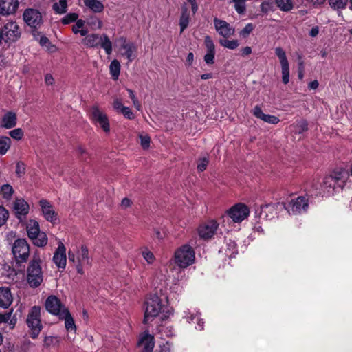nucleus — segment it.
Here are the masks:
<instances>
[{
	"mask_svg": "<svg viewBox=\"0 0 352 352\" xmlns=\"http://www.w3.org/2000/svg\"><path fill=\"white\" fill-rule=\"evenodd\" d=\"M8 217V211L4 207L0 206V226L6 223Z\"/></svg>",
	"mask_w": 352,
	"mask_h": 352,
	"instance_id": "5fc2aeb1",
	"label": "nucleus"
},
{
	"mask_svg": "<svg viewBox=\"0 0 352 352\" xmlns=\"http://www.w3.org/2000/svg\"><path fill=\"white\" fill-rule=\"evenodd\" d=\"M42 214L44 218L49 222L56 224L58 221V213L55 211L52 204L46 199H41L39 201Z\"/></svg>",
	"mask_w": 352,
	"mask_h": 352,
	"instance_id": "dca6fc26",
	"label": "nucleus"
},
{
	"mask_svg": "<svg viewBox=\"0 0 352 352\" xmlns=\"http://www.w3.org/2000/svg\"><path fill=\"white\" fill-rule=\"evenodd\" d=\"M85 25V21L82 19L76 20V23L72 27V31L74 34H78L80 30L83 28Z\"/></svg>",
	"mask_w": 352,
	"mask_h": 352,
	"instance_id": "bf43d9fd",
	"label": "nucleus"
},
{
	"mask_svg": "<svg viewBox=\"0 0 352 352\" xmlns=\"http://www.w3.org/2000/svg\"><path fill=\"white\" fill-rule=\"evenodd\" d=\"M140 144L144 149H147L150 146L151 138L148 135H140Z\"/></svg>",
	"mask_w": 352,
	"mask_h": 352,
	"instance_id": "4d7b16f0",
	"label": "nucleus"
},
{
	"mask_svg": "<svg viewBox=\"0 0 352 352\" xmlns=\"http://www.w3.org/2000/svg\"><path fill=\"white\" fill-rule=\"evenodd\" d=\"M252 113L256 118L269 124H276L280 122V119L278 117L264 113L259 106L254 107Z\"/></svg>",
	"mask_w": 352,
	"mask_h": 352,
	"instance_id": "393cba45",
	"label": "nucleus"
},
{
	"mask_svg": "<svg viewBox=\"0 0 352 352\" xmlns=\"http://www.w3.org/2000/svg\"><path fill=\"white\" fill-rule=\"evenodd\" d=\"M298 126L299 127L298 133H301L305 131H307L308 127L307 122L305 120H302L298 123Z\"/></svg>",
	"mask_w": 352,
	"mask_h": 352,
	"instance_id": "774afa93",
	"label": "nucleus"
},
{
	"mask_svg": "<svg viewBox=\"0 0 352 352\" xmlns=\"http://www.w3.org/2000/svg\"><path fill=\"white\" fill-rule=\"evenodd\" d=\"M90 118L93 123L100 126L104 132H110V123L107 115L102 111L97 105L90 109Z\"/></svg>",
	"mask_w": 352,
	"mask_h": 352,
	"instance_id": "6e6552de",
	"label": "nucleus"
},
{
	"mask_svg": "<svg viewBox=\"0 0 352 352\" xmlns=\"http://www.w3.org/2000/svg\"><path fill=\"white\" fill-rule=\"evenodd\" d=\"M1 193L3 199L10 200L14 194V189L11 185L4 184L1 188Z\"/></svg>",
	"mask_w": 352,
	"mask_h": 352,
	"instance_id": "4c0bfd02",
	"label": "nucleus"
},
{
	"mask_svg": "<svg viewBox=\"0 0 352 352\" xmlns=\"http://www.w3.org/2000/svg\"><path fill=\"white\" fill-rule=\"evenodd\" d=\"M32 243L38 247H43L46 245L48 239L45 232H40L34 238L31 239Z\"/></svg>",
	"mask_w": 352,
	"mask_h": 352,
	"instance_id": "f704fd0d",
	"label": "nucleus"
},
{
	"mask_svg": "<svg viewBox=\"0 0 352 352\" xmlns=\"http://www.w3.org/2000/svg\"><path fill=\"white\" fill-rule=\"evenodd\" d=\"M215 30L222 38H228L235 33L234 28L227 21L215 17L213 20Z\"/></svg>",
	"mask_w": 352,
	"mask_h": 352,
	"instance_id": "2eb2a0df",
	"label": "nucleus"
},
{
	"mask_svg": "<svg viewBox=\"0 0 352 352\" xmlns=\"http://www.w3.org/2000/svg\"><path fill=\"white\" fill-rule=\"evenodd\" d=\"M158 333L161 335V338L164 336L171 337L174 335V331L170 326H160L158 328Z\"/></svg>",
	"mask_w": 352,
	"mask_h": 352,
	"instance_id": "37998d69",
	"label": "nucleus"
},
{
	"mask_svg": "<svg viewBox=\"0 0 352 352\" xmlns=\"http://www.w3.org/2000/svg\"><path fill=\"white\" fill-rule=\"evenodd\" d=\"M219 253L224 254L229 258L234 257L238 253L236 241L232 239L226 238V245L220 249Z\"/></svg>",
	"mask_w": 352,
	"mask_h": 352,
	"instance_id": "bb28decb",
	"label": "nucleus"
},
{
	"mask_svg": "<svg viewBox=\"0 0 352 352\" xmlns=\"http://www.w3.org/2000/svg\"><path fill=\"white\" fill-rule=\"evenodd\" d=\"M67 0H59L53 5V9L56 13L64 14L67 11Z\"/></svg>",
	"mask_w": 352,
	"mask_h": 352,
	"instance_id": "58836bf2",
	"label": "nucleus"
},
{
	"mask_svg": "<svg viewBox=\"0 0 352 352\" xmlns=\"http://www.w3.org/2000/svg\"><path fill=\"white\" fill-rule=\"evenodd\" d=\"M11 140L7 136H0V155H4L11 146Z\"/></svg>",
	"mask_w": 352,
	"mask_h": 352,
	"instance_id": "72a5a7b5",
	"label": "nucleus"
},
{
	"mask_svg": "<svg viewBox=\"0 0 352 352\" xmlns=\"http://www.w3.org/2000/svg\"><path fill=\"white\" fill-rule=\"evenodd\" d=\"M204 44L206 45L207 52H215V47L214 42L211 37L208 35L205 36L204 38Z\"/></svg>",
	"mask_w": 352,
	"mask_h": 352,
	"instance_id": "3c124183",
	"label": "nucleus"
},
{
	"mask_svg": "<svg viewBox=\"0 0 352 352\" xmlns=\"http://www.w3.org/2000/svg\"><path fill=\"white\" fill-rule=\"evenodd\" d=\"M165 301L156 294L151 295L147 298L145 302L144 323H149L160 313L164 311Z\"/></svg>",
	"mask_w": 352,
	"mask_h": 352,
	"instance_id": "f03ea898",
	"label": "nucleus"
},
{
	"mask_svg": "<svg viewBox=\"0 0 352 352\" xmlns=\"http://www.w3.org/2000/svg\"><path fill=\"white\" fill-rule=\"evenodd\" d=\"M82 43L87 47L101 46L108 55L112 52V43L107 34L100 36L98 34H91L87 35L82 39Z\"/></svg>",
	"mask_w": 352,
	"mask_h": 352,
	"instance_id": "39448f33",
	"label": "nucleus"
},
{
	"mask_svg": "<svg viewBox=\"0 0 352 352\" xmlns=\"http://www.w3.org/2000/svg\"><path fill=\"white\" fill-rule=\"evenodd\" d=\"M25 23L30 27L36 28L42 23V16L40 12L35 9H27L23 14Z\"/></svg>",
	"mask_w": 352,
	"mask_h": 352,
	"instance_id": "a211bd4d",
	"label": "nucleus"
},
{
	"mask_svg": "<svg viewBox=\"0 0 352 352\" xmlns=\"http://www.w3.org/2000/svg\"><path fill=\"white\" fill-rule=\"evenodd\" d=\"M13 301V297L8 287H0V307L7 309Z\"/></svg>",
	"mask_w": 352,
	"mask_h": 352,
	"instance_id": "cd10ccee",
	"label": "nucleus"
},
{
	"mask_svg": "<svg viewBox=\"0 0 352 352\" xmlns=\"http://www.w3.org/2000/svg\"><path fill=\"white\" fill-rule=\"evenodd\" d=\"M254 29V25L252 23H248L244 27V28H243L239 32V34H240L241 36H242L243 38H246L253 31Z\"/></svg>",
	"mask_w": 352,
	"mask_h": 352,
	"instance_id": "603ef678",
	"label": "nucleus"
},
{
	"mask_svg": "<svg viewBox=\"0 0 352 352\" xmlns=\"http://www.w3.org/2000/svg\"><path fill=\"white\" fill-rule=\"evenodd\" d=\"M173 261L179 268H186L195 261V252L192 246L184 244L177 248L174 252Z\"/></svg>",
	"mask_w": 352,
	"mask_h": 352,
	"instance_id": "7ed1b4c3",
	"label": "nucleus"
},
{
	"mask_svg": "<svg viewBox=\"0 0 352 352\" xmlns=\"http://www.w3.org/2000/svg\"><path fill=\"white\" fill-rule=\"evenodd\" d=\"M215 52H207L204 56V60L207 64H212L214 62Z\"/></svg>",
	"mask_w": 352,
	"mask_h": 352,
	"instance_id": "0e129e2a",
	"label": "nucleus"
},
{
	"mask_svg": "<svg viewBox=\"0 0 352 352\" xmlns=\"http://www.w3.org/2000/svg\"><path fill=\"white\" fill-rule=\"evenodd\" d=\"M58 318L60 320L65 321V327L67 332L76 334V326L75 324L74 320L68 309L65 310V312H62L61 315Z\"/></svg>",
	"mask_w": 352,
	"mask_h": 352,
	"instance_id": "a878e982",
	"label": "nucleus"
},
{
	"mask_svg": "<svg viewBox=\"0 0 352 352\" xmlns=\"http://www.w3.org/2000/svg\"><path fill=\"white\" fill-rule=\"evenodd\" d=\"M69 259L74 263L77 272L82 275L84 274V267L90 263L87 248L85 245H82L78 250L76 256L69 252Z\"/></svg>",
	"mask_w": 352,
	"mask_h": 352,
	"instance_id": "0eeeda50",
	"label": "nucleus"
},
{
	"mask_svg": "<svg viewBox=\"0 0 352 352\" xmlns=\"http://www.w3.org/2000/svg\"><path fill=\"white\" fill-rule=\"evenodd\" d=\"M77 152L81 159L84 161H87V160L89 157V153L87 149L82 146H79L77 149Z\"/></svg>",
	"mask_w": 352,
	"mask_h": 352,
	"instance_id": "13d9d810",
	"label": "nucleus"
},
{
	"mask_svg": "<svg viewBox=\"0 0 352 352\" xmlns=\"http://www.w3.org/2000/svg\"><path fill=\"white\" fill-rule=\"evenodd\" d=\"M127 92L129 94V97L131 99L133 106L138 111L141 110V104L138 99L137 98L134 91L131 89H126Z\"/></svg>",
	"mask_w": 352,
	"mask_h": 352,
	"instance_id": "de8ad7c7",
	"label": "nucleus"
},
{
	"mask_svg": "<svg viewBox=\"0 0 352 352\" xmlns=\"http://www.w3.org/2000/svg\"><path fill=\"white\" fill-rule=\"evenodd\" d=\"M25 173V167L23 164L17 163L16 167V174L18 177H21Z\"/></svg>",
	"mask_w": 352,
	"mask_h": 352,
	"instance_id": "69168bd1",
	"label": "nucleus"
},
{
	"mask_svg": "<svg viewBox=\"0 0 352 352\" xmlns=\"http://www.w3.org/2000/svg\"><path fill=\"white\" fill-rule=\"evenodd\" d=\"M124 107V105H123L122 102V100L120 98H114L113 100V107L114 109V110L119 113L120 111Z\"/></svg>",
	"mask_w": 352,
	"mask_h": 352,
	"instance_id": "052dcab7",
	"label": "nucleus"
},
{
	"mask_svg": "<svg viewBox=\"0 0 352 352\" xmlns=\"http://www.w3.org/2000/svg\"><path fill=\"white\" fill-rule=\"evenodd\" d=\"M110 68V74L113 80H116L118 79L120 73V67H109Z\"/></svg>",
	"mask_w": 352,
	"mask_h": 352,
	"instance_id": "e2e57ef3",
	"label": "nucleus"
},
{
	"mask_svg": "<svg viewBox=\"0 0 352 352\" xmlns=\"http://www.w3.org/2000/svg\"><path fill=\"white\" fill-rule=\"evenodd\" d=\"M26 322L30 329L31 337L34 339L37 338L43 328L41 320V307L39 306H34L30 309Z\"/></svg>",
	"mask_w": 352,
	"mask_h": 352,
	"instance_id": "423d86ee",
	"label": "nucleus"
},
{
	"mask_svg": "<svg viewBox=\"0 0 352 352\" xmlns=\"http://www.w3.org/2000/svg\"><path fill=\"white\" fill-rule=\"evenodd\" d=\"M85 5L95 13L102 12L104 6L103 3L98 0H83Z\"/></svg>",
	"mask_w": 352,
	"mask_h": 352,
	"instance_id": "c756f323",
	"label": "nucleus"
},
{
	"mask_svg": "<svg viewBox=\"0 0 352 352\" xmlns=\"http://www.w3.org/2000/svg\"><path fill=\"white\" fill-rule=\"evenodd\" d=\"M348 0H329L331 7L337 10L344 8Z\"/></svg>",
	"mask_w": 352,
	"mask_h": 352,
	"instance_id": "a18cd8bd",
	"label": "nucleus"
},
{
	"mask_svg": "<svg viewBox=\"0 0 352 352\" xmlns=\"http://www.w3.org/2000/svg\"><path fill=\"white\" fill-rule=\"evenodd\" d=\"M277 6L282 11L287 12L292 9L293 4L291 0H275Z\"/></svg>",
	"mask_w": 352,
	"mask_h": 352,
	"instance_id": "ea45409f",
	"label": "nucleus"
},
{
	"mask_svg": "<svg viewBox=\"0 0 352 352\" xmlns=\"http://www.w3.org/2000/svg\"><path fill=\"white\" fill-rule=\"evenodd\" d=\"M10 137L16 140H21L23 136V131L21 128L13 129L9 132Z\"/></svg>",
	"mask_w": 352,
	"mask_h": 352,
	"instance_id": "09e8293b",
	"label": "nucleus"
},
{
	"mask_svg": "<svg viewBox=\"0 0 352 352\" xmlns=\"http://www.w3.org/2000/svg\"><path fill=\"white\" fill-rule=\"evenodd\" d=\"M119 113H121L126 119H129V120H134L135 119V114H134V113L128 107L124 106L120 111Z\"/></svg>",
	"mask_w": 352,
	"mask_h": 352,
	"instance_id": "8fccbe9b",
	"label": "nucleus"
},
{
	"mask_svg": "<svg viewBox=\"0 0 352 352\" xmlns=\"http://www.w3.org/2000/svg\"><path fill=\"white\" fill-rule=\"evenodd\" d=\"M190 21V14L186 7H183L182 14L179 19L180 33H182L184 30L188 26Z\"/></svg>",
	"mask_w": 352,
	"mask_h": 352,
	"instance_id": "2f4dec72",
	"label": "nucleus"
},
{
	"mask_svg": "<svg viewBox=\"0 0 352 352\" xmlns=\"http://www.w3.org/2000/svg\"><path fill=\"white\" fill-rule=\"evenodd\" d=\"M117 42L120 45V53L122 56H125L129 61H131L135 58L137 47L134 43L129 42L124 37H120Z\"/></svg>",
	"mask_w": 352,
	"mask_h": 352,
	"instance_id": "f3484780",
	"label": "nucleus"
},
{
	"mask_svg": "<svg viewBox=\"0 0 352 352\" xmlns=\"http://www.w3.org/2000/svg\"><path fill=\"white\" fill-rule=\"evenodd\" d=\"M308 208V199L303 196L292 199L287 204H284V209H285L289 214H302L307 212Z\"/></svg>",
	"mask_w": 352,
	"mask_h": 352,
	"instance_id": "9d476101",
	"label": "nucleus"
},
{
	"mask_svg": "<svg viewBox=\"0 0 352 352\" xmlns=\"http://www.w3.org/2000/svg\"><path fill=\"white\" fill-rule=\"evenodd\" d=\"M19 4L18 0H0V15L8 16L14 14Z\"/></svg>",
	"mask_w": 352,
	"mask_h": 352,
	"instance_id": "4be33fe9",
	"label": "nucleus"
},
{
	"mask_svg": "<svg viewBox=\"0 0 352 352\" xmlns=\"http://www.w3.org/2000/svg\"><path fill=\"white\" fill-rule=\"evenodd\" d=\"M28 237L31 239L38 235L40 231L38 223L35 220H30L26 226Z\"/></svg>",
	"mask_w": 352,
	"mask_h": 352,
	"instance_id": "7c9ffc66",
	"label": "nucleus"
},
{
	"mask_svg": "<svg viewBox=\"0 0 352 352\" xmlns=\"http://www.w3.org/2000/svg\"><path fill=\"white\" fill-rule=\"evenodd\" d=\"M52 260L59 270H65L67 264L66 248L62 242H59Z\"/></svg>",
	"mask_w": 352,
	"mask_h": 352,
	"instance_id": "6ab92c4d",
	"label": "nucleus"
},
{
	"mask_svg": "<svg viewBox=\"0 0 352 352\" xmlns=\"http://www.w3.org/2000/svg\"><path fill=\"white\" fill-rule=\"evenodd\" d=\"M283 208V204H267L261 208V215L267 219H272L276 215L277 211Z\"/></svg>",
	"mask_w": 352,
	"mask_h": 352,
	"instance_id": "b1692460",
	"label": "nucleus"
},
{
	"mask_svg": "<svg viewBox=\"0 0 352 352\" xmlns=\"http://www.w3.org/2000/svg\"><path fill=\"white\" fill-rule=\"evenodd\" d=\"M12 311H10L6 314H0V323L1 322H7L12 316Z\"/></svg>",
	"mask_w": 352,
	"mask_h": 352,
	"instance_id": "338daca9",
	"label": "nucleus"
},
{
	"mask_svg": "<svg viewBox=\"0 0 352 352\" xmlns=\"http://www.w3.org/2000/svg\"><path fill=\"white\" fill-rule=\"evenodd\" d=\"M226 214L233 222L241 223L248 217L250 210L243 204H236L227 210Z\"/></svg>",
	"mask_w": 352,
	"mask_h": 352,
	"instance_id": "9b49d317",
	"label": "nucleus"
},
{
	"mask_svg": "<svg viewBox=\"0 0 352 352\" xmlns=\"http://www.w3.org/2000/svg\"><path fill=\"white\" fill-rule=\"evenodd\" d=\"M209 163V158L208 156H204L200 157L197 161V170L199 172L204 171Z\"/></svg>",
	"mask_w": 352,
	"mask_h": 352,
	"instance_id": "c03bdc74",
	"label": "nucleus"
},
{
	"mask_svg": "<svg viewBox=\"0 0 352 352\" xmlns=\"http://www.w3.org/2000/svg\"><path fill=\"white\" fill-rule=\"evenodd\" d=\"M78 15L76 13H69L65 15L62 19L61 22L65 24H69L70 23L74 22L77 20Z\"/></svg>",
	"mask_w": 352,
	"mask_h": 352,
	"instance_id": "864d4df0",
	"label": "nucleus"
},
{
	"mask_svg": "<svg viewBox=\"0 0 352 352\" xmlns=\"http://www.w3.org/2000/svg\"><path fill=\"white\" fill-rule=\"evenodd\" d=\"M60 342V338L55 336H47L43 340V346L45 348L56 347Z\"/></svg>",
	"mask_w": 352,
	"mask_h": 352,
	"instance_id": "473e14b6",
	"label": "nucleus"
},
{
	"mask_svg": "<svg viewBox=\"0 0 352 352\" xmlns=\"http://www.w3.org/2000/svg\"><path fill=\"white\" fill-rule=\"evenodd\" d=\"M1 32L3 39L7 43L15 42L21 36L19 25L15 21H8L4 25Z\"/></svg>",
	"mask_w": 352,
	"mask_h": 352,
	"instance_id": "f8f14e48",
	"label": "nucleus"
},
{
	"mask_svg": "<svg viewBox=\"0 0 352 352\" xmlns=\"http://www.w3.org/2000/svg\"><path fill=\"white\" fill-rule=\"evenodd\" d=\"M12 254L18 263H25L30 255V247L24 239L15 240L12 248Z\"/></svg>",
	"mask_w": 352,
	"mask_h": 352,
	"instance_id": "1a4fd4ad",
	"label": "nucleus"
},
{
	"mask_svg": "<svg viewBox=\"0 0 352 352\" xmlns=\"http://www.w3.org/2000/svg\"><path fill=\"white\" fill-rule=\"evenodd\" d=\"M231 2L234 3V7L235 10L238 14H243L245 12L246 6L245 1L246 0H230Z\"/></svg>",
	"mask_w": 352,
	"mask_h": 352,
	"instance_id": "a19ab883",
	"label": "nucleus"
},
{
	"mask_svg": "<svg viewBox=\"0 0 352 352\" xmlns=\"http://www.w3.org/2000/svg\"><path fill=\"white\" fill-rule=\"evenodd\" d=\"M219 227L218 223L214 220H210L201 224L197 232L201 239L207 240L213 237Z\"/></svg>",
	"mask_w": 352,
	"mask_h": 352,
	"instance_id": "4468645a",
	"label": "nucleus"
},
{
	"mask_svg": "<svg viewBox=\"0 0 352 352\" xmlns=\"http://www.w3.org/2000/svg\"><path fill=\"white\" fill-rule=\"evenodd\" d=\"M142 256L148 264H153L155 261V255L148 248H144L142 250Z\"/></svg>",
	"mask_w": 352,
	"mask_h": 352,
	"instance_id": "79ce46f5",
	"label": "nucleus"
},
{
	"mask_svg": "<svg viewBox=\"0 0 352 352\" xmlns=\"http://www.w3.org/2000/svg\"><path fill=\"white\" fill-rule=\"evenodd\" d=\"M155 343L154 336L148 332L140 336L138 346L142 347V352H153Z\"/></svg>",
	"mask_w": 352,
	"mask_h": 352,
	"instance_id": "aec40b11",
	"label": "nucleus"
},
{
	"mask_svg": "<svg viewBox=\"0 0 352 352\" xmlns=\"http://www.w3.org/2000/svg\"><path fill=\"white\" fill-rule=\"evenodd\" d=\"M219 43L221 46L230 50H234L239 45L237 40H228L225 38H220Z\"/></svg>",
	"mask_w": 352,
	"mask_h": 352,
	"instance_id": "e433bc0d",
	"label": "nucleus"
},
{
	"mask_svg": "<svg viewBox=\"0 0 352 352\" xmlns=\"http://www.w3.org/2000/svg\"><path fill=\"white\" fill-rule=\"evenodd\" d=\"M282 78L284 84H287L289 80V67H282Z\"/></svg>",
	"mask_w": 352,
	"mask_h": 352,
	"instance_id": "680f3d73",
	"label": "nucleus"
},
{
	"mask_svg": "<svg viewBox=\"0 0 352 352\" xmlns=\"http://www.w3.org/2000/svg\"><path fill=\"white\" fill-rule=\"evenodd\" d=\"M17 124V116L13 111H7L0 120V127L10 129L14 128Z\"/></svg>",
	"mask_w": 352,
	"mask_h": 352,
	"instance_id": "5701e85b",
	"label": "nucleus"
},
{
	"mask_svg": "<svg viewBox=\"0 0 352 352\" xmlns=\"http://www.w3.org/2000/svg\"><path fill=\"white\" fill-rule=\"evenodd\" d=\"M155 352H173V343L166 341L165 343L160 344L158 349H157Z\"/></svg>",
	"mask_w": 352,
	"mask_h": 352,
	"instance_id": "49530a36",
	"label": "nucleus"
},
{
	"mask_svg": "<svg viewBox=\"0 0 352 352\" xmlns=\"http://www.w3.org/2000/svg\"><path fill=\"white\" fill-rule=\"evenodd\" d=\"M45 308L49 313L58 317L61 315L62 312L68 309L60 300L54 295L48 296L46 299Z\"/></svg>",
	"mask_w": 352,
	"mask_h": 352,
	"instance_id": "ddd939ff",
	"label": "nucleus"
},
{
	"mask_svg": "<svg viewBox=\"0 0 352 352\" xmlns=\"http://www.w3.org/2000/svg\"><path fill=\"white\" fill-rule=\"evenodd\" d=\"M348 173L342 168L334 170L330 175L322 178L320 184L319 194L322 196H330L339 192L344 186Z\"/></svg>",
	"mask_w": 352,
	"mask_h": 352,
	"instance_id": "f257e3e1",
	"label": "nucleus"
},
{
	"mask_svg": "<svg viewBox=\"0 0 352 352\" xmlns=\"http://www.w3.org/2000/svg\"><path fill=\"white\" fill-rule=\"evenodd\" d=\"M13 209L17 219H25L29 212V204L23 199H16L13 204Z\"/></svg>",
	"mask_w": 352,
	"mask_h": 352,
	"instance_id": "412c9836",
	"label": "nucleus"
},
{
	"mask_svg": "<svg viewBox=\"0 0 352 352\" xmlns=\"http://www.w3.org/2000/svg\"><path fill=\"white\" fill-rule=\"evenodd\" d=\"M89 25L93 30H99L102 26V22L98 18L94 16L90 19Z\"/></svg>",
	"mask_w": 352,
	"mask_h": 352,
	"instance_id": "6e6d98bb",
	"label": "nucleus"
},
{
	"mask_svg": "<svg viewBox=\"0 0 352 352\" xmlns=\"http://www.w3.org/2000/svg\"><path fill=\"white\" fill-rule=\"evenodd\" d=\"M184 318L186 319L188 322H190L194 319L197 320V326L195 327L198 330H203L204 322L199 318L200 313L197 311L196 313H192L189 309L184 311Z\"/></svg>",
	"mask_w": 352,
	"mask_h": 352,
	"instance_id": "c85d7f7f",
	"label": "nucleus"
},
{
	"mask_svg": "<svg viewBox=\"0 0 352 352\" xmlns=\"http://www.w3.org/2000/svg\"><path fill=\"white\" fill-rule=\"evenodd\" d=\"M275 54L278 57L280 60V63L281 66H289V63L287 60V58L286 56V53L285 50L280 47H278L275 48Z\"/></svg>",
	"mask_w": 352,
	"mask_h": 352,
	"instance_id": "c9c22d12",
	"label": "nucleus"
},
{
	"mask_svg": "<svg viewBox=\"0 0 352 352\" xmlns=\"http://www.w3.org/2000/svg\"><path fill=\"white\" fill-rule=\"evenodd\" d=\"M41 261L38 256H34L27 269V281L32 288L41 285L43 280V273L41 266Z\"/></svg>",
	"mask_w": 352,
	"mask_h": 352,
	"instance_id": "20e7f679",
	"label": "nucleus"
}]
</instances>
